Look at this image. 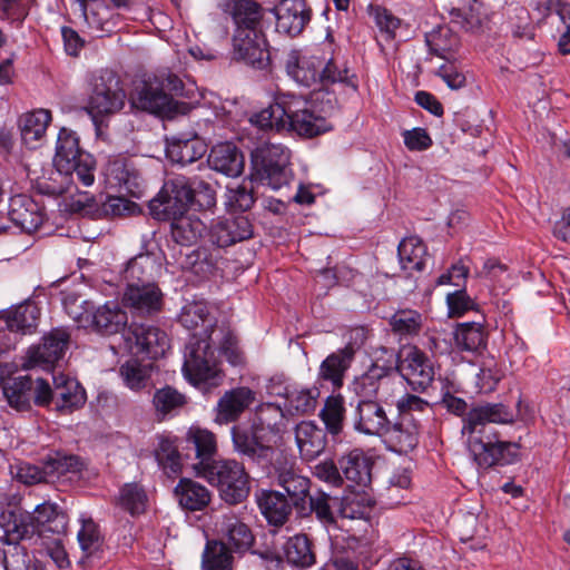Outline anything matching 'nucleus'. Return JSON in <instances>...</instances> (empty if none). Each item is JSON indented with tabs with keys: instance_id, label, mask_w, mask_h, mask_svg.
Masks as SVG:
<instances>
[{
	"instance_id": "21",
	"label": "nucleus",
	"mask_w": 570,
	"mask_h": 570,
	"mask_svg": "<svg viewBox=\"0 0 570 570\" xmlns=\"http://www.w3.org/2000/svg\"><path fill=\"white\" fill-rule=\"evenodd\" d=\"M253 236V226L246 216L219 217L208 232L209 240L217 247H228Z\"/></svg>"
},
{
	"instance_id": "49",
	"label": "nucleus",
	"mask_w": 570,
	"mask_h": 570,
	"mask_svg": "<svg viewBox=\"0 0 570 570\" xmlns=\"http://www.w3.org/2000/svg\"><path fill=\"white\" fill-rule=\"evenodd\" d=\"M373 503L371 495L364 491L351 493L343 498L340 513L344 519H366Z\"/></svg>"
},
{
	"instance_id": "8",
	"label": "nucleus",
	"mask_w": 570,
	"mask_h": 570,
	"mask_svg": "<svg viewBox=\"0 0 570 570\" xmlns=\"http://www.w3.org/2000/svg\"><path fill=\"white\" fill-rule=\"evenodd\" d=\"M291 151L282 144L264 142L252 151V183L278 190L292 178Z\"/></svg>"
},
{
	"instance_id": "16",
	"label": "nucleus",
	"mask_w": 570,
	"mask_h": 570,
	"mask_svg": "<svg viewBox=\"0 0 570 570\" xmlns=\"http://www.w3.org/2000/svg\"><path fill=\"white\" fill-rule=\"evenodd\" d=\"M70 335L62 328H55L43 336L42 343L29 348L24 368L41 367L49 371L62 358L69 345Z\"/></svg>"
},
{
	"instance_id": "13",
	"label": "nucleus",
	"mask_w": 570,
	"mask_h": 570,
	"mask_svg": "<svg viewBox=\"0 0 570 570\" xmlns=\"http://www.w3.org/2000/svg\"><path fill=\"white\" fill-rule=\"evenodd\" d=\"M396 368L412 390L425 391L434 380V366L431 358L416 346H409L397 356Z\"/></svg>"
},
{
	"instance_id": "64",
	"label": "nucleus",
	"mask_w": 570,
	"mask_h": 570,
	"mask_svg": "<svg viewBox=\"0 0 570 570\" xmlns=\"http://www.w3.org/2000/svg\"><path fill=\"white\" fill-rule=\"evenodd\" d=\"M557 14L564 24V31L561 33L558 42L559 51L562 55L570 53V3L558 2Z\"/></svg>"
},
{
	"instance_id": "29",
	"label": "nucleus",
	"mask_w": 570,
	"mask_h": 570,
	"mask_svg": "<svg viewBox=\"0 0 570 570\" xmlns=\"http://www.w3.org/2000/svg\"><path fill=\"white\" fill-rule=\"evenodd\" d=\"M295 442L301 456L311 461L317 458L326 446V434L311 421H302L295 428Z\"/></svg>"
},
{
	"instance_id": "36",
	"label": "nucleus",
	"mask_w": 570,
	"mask_h": 570,
	"mask_svg": "<svg viewBox=\"0 0 570 570\" xmlns=\"http://www.w3.org/2000/svg\"><path fill=\"white\" fill-rule=\"evenodd\" d=\"M338 463L340 470L348 481L363 488L370 484L372 462L362 450L350 451Z\"/></svg>"
},
{
	"instance_id": "60",
	"label": "nucleus",
	"mask_w": 570,
	"mask_h": 570,
	"mask_svg": "<svg viewBox=\"0 0 570 570\" xmlns=\"http://www.w3.org/2000/svg\"><path fill=\"white\" fill-rule=\"evenodd\" d=\"M441 403L442 405L451 413L461 416L466 412L468 404L466 402L455 396V393L459 392L458 385L446 379H441Z\"/></svg>"
},
{
	"instance_id": "61",
	"label": "nucleus",
	"mask_w": 570,
	"mask_h": 570,
	"mask_svg": "<svg viewBox=\"0 0 570 570\" xmlns=\"http://www.w3.org/2000/svg\"><path fill=\"white\" fill-rule=\"evenodd\" d=\"M446 305L451 317H460L476 307V303L465 289L459 288L446 295Z\"/></svg>"
},
{
	"instance_id": "52",
	"label": "nucleus",
	"mask_w": 570,
	"mask_h": 570,
	"mask_svg": "<svg viewBox=\"0 0 570 570\" xmlns=\"http://www.w3.org/2000/svg\"><path fill=\"white\" fill-rule=\"evenodd\" d=\"M227 543L237 553L247 552L253 543L254 535L250 529L236 518H230L226 523Z\"/></svg>"
},
{
	"instance_id": "17",
	"label": "nucleus",
	"mask_w": 570,
	"mask_h": 570,
	"mask_svg": "<svg viewBox=\"0 0 570 570\" xmlns=\"http://www.w3.org/2000/svg\"><path fill=\"white\" fill-rule=\"evenodd\" d=\"M273 473L277 484L289 497L292 504L302 511L306 510L307 498L309 497V479L298 473L295 461L286 456L277 459L273 463Z\"/></svg>"
},
{
	"instance_id": "2",
	"label": "nucleus",
	"mask_w": 570,
	"mask_h": 570,
	"mask_svg": "<svg viewBox=\"0 0 570 570\" xmlns=\"http://www.w3.org/2000/svg\"><path fill=\"white\" fill-rule=\"evenodd\" d=\"M333 108L332 96L321 90L314 91L309 98L281 95L268 107L254 114L250 122L261 129L312 138L332 129L326 117Z\"/></svg>"
},
{
	"instance_id": "59",
	"label": "nucleus",
	"mask_w": 570,
	"mask_h": 570,
	"mask_svg": "<svg viewBox=\"0 0 570 570\" xmlns=\"http://www.w3.org/2000/svg\"><path fill=\"white\" fill-rule=\"evenodd\" d=\"M254 204L252 190L245 185H228L225 193V206L229 212H245Z\"/></svg>"
},
{
	"instance_id": "53",
	"label": "nucleus",
	"mask_w": 570,
	"mask_h": 570,
	"mask_svg": "<svg viewBox=\"0 0 570 570\" xmlns=\"http://www.w3.org/2000/svg\"><path fill=\"white\" fill-rule=\"evenodd\" d=\"M344 416L345 407L343 397L328 396L321 411V419L331 434L336 435L342 431Z\"/></svg>"
},
{
	"instance_id": "25",
	"label": "nucleus",
	"mask_w": 570,
	"mask_h": 570,
	"mask_svg": "<svg viewBox=\"0 0 570 570\" xmlns=\"http://www.w3.org/2000/svg\"><path fill=\"white\" fill-rule=\"evenodd\" d=\"M8 215L16 226L28 234L36 232L45 220L42 207L27 195L10 198Z\"/></svg>"
},
{
	"instance_id": "15",
	"label": "nucleus",
	"mask_w": 570,
	"mask_h": 570,
	"mask_svg": "<svg viewBox=\"0 0 570 570\" xmlns=\"http://www.w3.org/2000/svg\"><path fill=\"white\" fill-rule=\"evenodd\" d=\"M184 449L193 451L195 454L197 462L193 464V470L196 476H199L202 472H205L218 461L215 460L218 451L217 436L209 429L198 423L191 424L184 435Z\"/></svg>"
},
{
	"instance_id": "27",
	"label": "nucleus",
	"mask_w": 570,
	"mask_h": 570,
	"mask_svg": "<svg viewBox=\"0 0 570 570\" xmlns=\"http://www.w3.org/2000/svg\"><path fill=\"white\" fill-rule=\"evenodd\" d=\"M208 166L227 177H238L244 170V157L232 142H219L210 149Z\"/></svg>"
},
{
	"instance_id": "6",
	"label": "nucleus",
	"mask_w": 570,
	"mask_h": 570,
	"mask_svg": "<svg viewBox=\"0 0 570 570\" xmlns=\"http://www.w3.org/2000/svg\"><path fill=\"white\" fill-rule=\"evenodd\" d=\"M0 525L10 540L28 539L35 533L63 534L68 528V515L57 503L45 501L20 518L12 511L2 512Z\"/></svg>"
},
{
	"instance_id": "46",
	"label": "nucleus",
	"mask_w": 570,
	"mask_h": 570,
	"mask_svg": "<svg viewBox=\"0 0 570 570\" xmlns=\"http://www.w3.org/2000/svg\"><path fill=\"white\" fill-rule=\"evenodd\" d=\"M116 507L132 519L142 513V485L137 482L125 483L115 498Z\"/></svg>"
},
{
	"instance_id": "34",
	"label": "nucleus",
	"mask_w": 570,
	"mask_h": 570,
	"mask_svg": "<svg viewBox=\"0 0 570 570\" xmlns=\"http://www.w3.org/2000/svg\"><path fill=\"white\" fill-rule=\"evenodd\" d=\"M214 342H210L212 344V351L214 353V358L217 364L218 374L215 377V380L207 381V382H199L197 384H193L194 386H200V385H217L219 381L222 380L220 375V368L219 364L217 362L215 351L218 350L219 354L222 356H225L226 360L232 365H239L243 363V355L238 347V342L236 336L229 332L225 331L223 328H217V332L213 335Z\"/></svg>"
},
{
	"instance_id": "7",
	"label": "nucleus",
	"mask_w": 570,
	"mask_h": 570,
	"mask_svg": "<svg viewBox=\"0 0 570 570\" xmlns=\"http://www.w3.org/2000/svg\"><path fill=\"white\" fill-rule=\"evenodd\" d=\"M128 317L119 304L116 302H107L96 307L94 303L87 309V314L80 325L83 328H90L102 335H112L121 330L124 337V347L131 355L142 353V326L132 322L127 328Z\"/></svg>"
},
{
	"instance_id": "48",
	"label": "nucleus",
	"mask_w": 570,
	"mask_h": 570,
	"mask_svg": "<svg viewBox=\"0 0 570 570\" xmlns=\"http://www.w3.org/2000/svg\"><path fill=\"white\" fill-rule=\"evenodd\" d=\"M2 541L7 543L3 550L4 570H39L37 566H31V560L24 547L18 543L19 540H10L3 531Z\"/></svg>"
},
{
	"instance_id": "51",
	"label": "nucleus",
	"mask_w": 570,
	"mask_h": 570,
	"mask_svg": "<svg viewBox=\"0 0 570 570\" xmlns=\"http://www.w3.org/2000/svg\"><path fill=\"white\" fill-rule=\"evenodd\" d=\"M422 315L414 309L396 311L390 320L392 331L400 337L417 335L422 328Z\"/></svg>"
},
{
	"instance_id": "54",
	"label": "nucleus",
	"mask_w": 570,
	"mask_h": 570,
	"mask_svg": "<svg viewBox=\"0 0 570 570\" xmlns=\"http://www.w3.org/2000/svg\"><path fill=\"white\" fill-rule=\"evenodd\" d=\"M186 403V397L175 389L166 386L156 392L154 405L158 416L175 415Z\"/></svg>"
},
{
	"instance_id": "14",
	"label": "nucleus",
	"mask_w": 570,
	"mask_h": 570,
	"mask_svg": "<svg viewBox=\"0 0 570 570\" xmlns=\"http://www.w3.org/2000/svg\"><path fill=\"white\" fill-rule=\"evenodd\" d=\"M326 53L320 47L291 50L286 58V72L299 86L318 85Z\"/></svg>"
},
{
	"instance_id": "26",
	"label": "nucleus",
	"mask_w": 570,
	"mask_h": 570,
	"mask_svg": "<svg viewBox=\"0 0 570 570\" xmlns=\"http://www.w3.org/2000/svg\"><path fill=\"white\" fill-rule=\"evenodd\" d=\"M253 426L258 435H265L267 442L276 444L286 430V419L281 405L267 402L257 406Z\"/></svg>"
},
{
	"instance_id": "42",
	"label": "nucleus",
	"mask_w": 570,
	"mask_h": 570,
	"mask_svg": "<svg viewBox=\"0 0 570 570\" xmlns=\"http://www.w3.org/2000/svg\"><path fill=\"white\" fill-rule=\"evenodd\" d=\"M454 342L458 348L478 352L487 345V332L480 322L459 324L454 331Z\"/></svg>"
},
{
	"instance_id": "62",
	"label": "nucleus",
	"mask_w": 570,
	"mask_h": 570,
	"mask_svg": "<svg viewBox=\"0 0 570 570\" xmlns=\"http://www.w3.org/2000/svg\"><path fill=\"white\" fill-rule=\"evenodd\" d=\"M61 302L67 314L80 327L85 315L87 314V309L92 304V302L80 299L79 295L75 292H63Z\"/></svg>"
},
{
	"instance_id": "18",
	"label": "nucleus",
	"mask_w": 570,
	"mask_h": 570,
	"mask_svg": "<svg viewBox=\"0 0 570 570\" xmlns=\"http://www.w3.org/2000/svg\"><path fill=\"white\" fill-rule=\"evenodd\" d=\"M419 436V419L407 414H397L394 422L390 421L381 440L389 451L406 454L416 448Z\"/></svg>"
},
{
	"instance_id": "10",
	"label": "nucleus",
	"mask_w": 570,
	"mask_h": 570,
	"mask_svg": "<svg viewBox=\"0 0 570 570\" xmlns=\"http://www.w3.org/2000/svg\"><path fill=\"white\" fill-rule=\"evenodd\" d=\"M87 112L95 124L104 116L118 112L125 105L126 94L120 78L110 69H100L91 73L89 79Z\"/></svg>"
},
{
	"instance_id": "47",
	"label": "nucleus",
	"mask_w": 570,
	"mask_h": 570,
	"mask_svg": "<svg viewBox=\"0 0 570 570\" xmlns=\"http://www.w3.org/2000/svg\"><path fill=\"white\" fill-rule=\"evenodd\" d=\"M505 16L513 37L520 39H532L534 37V26L525 7L510 3L505 9Z\"/></svg>"
},
{
	"instance_id": "20",
	"label": "nucleus",
	"mask_w": 570,
	"mask_h": 570,
	"mask_svg": "<svg viewBox=\"0 0 570 570\" xmlns=\"http://www.w3.org/2000/svg\"><path fill=\"white\" fill-rule=\"evenodd\" d=\"M269 395H282L285 397V410L294 415L312 413L316 409L320 391L317 387H293L283 386L279 379H271L267 385Z\"/></svg>"
},
{
	"instance_id": "37",
	"label": "nucleus",
	"mask_w": 570,
	"mask_h": 570,
	"mask_svg": "<svg viewBox=\"0 0 570 570\" xmlns=\"http://www.w3.org/2000/svg\"><path fill=\"white\" fill-rule=\"evenodd\" d=\"M354 348L347 345L330 354L321 364L320 376L330 381L334 387H341L343 376L354 357Z\"/></svg>"
},
{
	"instance_id": "50",
	"label": "nucleus",
	"mask_w": 570,
	"mask_h": 570,
	"mask_svg": "<svg viewBox=\"0 0 570 570\" xmlns=\"http://www.w3.org/2000/svg\"><path fill=\"white\" fill-rule=\"evenodd\" d=\"M79 521L81 523V528L78 531L77 539L80 549L86 557H91L100 550L102 537L98 524L90 517L81 514Z\"/></svg>"
},
{
	"instance_id": "28",
	"label": "nucleus",
	"mask_w": 570,
	"mask_h": 570,
	"mask_svg": "<svg viewBox=\"0 0 570 570\" xmlns=\"http://www.w3.org/2000/svg\"><path fill=\"white\" fill-rule=\"evenodd\" d=\"M174 497L184 510L191 512L203 511L212 501L209 489L189 478L179 480L174 488Z\"/></svg>"
},
{
	"instance_id": "33",
	"label": "nucleus",
	"mask_w": 570,
	"mask_h": 570,
	"mask_svg": "<svg viewBox=\"0 0 570 570\" xmlns=\"http://www.w3.org/2000/svg\"><path fill=\"white\" fill-rule=\"evenodd\" d=\"M323 51L326 53V61L320 72L318 83H344L353 90L357 89V79L354 73L345 65H338L337 60L333 57V37L327 33L326 41L323 43Z\"/></svg>"
},
{
	"instance_id": "32",
	"label": "nucleus",
	"mask_w": 570,
	"mask_h": 570,
	"mask_svg": "<svg viewBox=\"0 0 570 570\" xmlns=\"http://www.w3.org/2000/svg\"><path fill=\"white\" fill-rule=\"evenodd\" d=\"M390 365L381 366L373 364L365 373L353 381L352 389L358 401H377V393L386 379L389 368H391L395 360L393 351L390 352Z\"/></svg>"
},
{
	"instance_id": "5",
	"label": "nucleus",
	"mask_w": 570,
	"mask_h": 570,
	"mask_svg": "<svg viewBox=\"0 0 570 570\" xmlns=\"http://www.w3.org/2000/svg\"><path fill=\"white\" fill-rule=\"evenodd\" d=\"M218 8L233 18V58L254 68H262L267 59L266 42L257 27L262 7L254 0H218Z\"/></svg>"
},
{
	"instance_id": "63",
	"label": "nucleus",
	"mask_w": 570,
	"mask_h": 570,
	"mask_svg": "<svg viewBox=\"0 0 570 570\" xmlns=\"http://www.w3.org/2000/svg\"><path fill=\"white\" fill-rule=\"evenodd\" d=\"M140 354L128 360L120 366V376L127 387L139 391L142 387V363L138 358Z\"/></svg>"
},
{
	"instance_id": "24",
	"label": "nucleus",
	"mask_w": 570,
	"mask_h": 570,
	"mask_svg": "<svg viewBox=\"0 0 570 570\" xmlns=\"http://www.w3.org/2000/svg\"><path fill=\"white\" fill-rule=\"evenodd\" d=\"M272 11L277 31L292 37L299 35L311 19L304 0H281Z\"/></svg>"
},
{
	"instance_id": "23",
	"label": "nucleus",
	"mask_w": 570,
	"mask_h": 570,
	"mask_svg": "<svg viewBox=\"0 0 570 570\" xmlns=\"http://www.w3.org/2000/svg\"><path fill=\"white\" fill-rule=\"evenodd\" d=\"M255 400V391L247 386H238L226 391L215 407V423L225 425L237 421Z\"/></svg>"
},
{
	"instance_id": "38",
	"label": "nucleus",
	"mask_w": 570,
	"mask_h": 570,
	"mask_svg": "<svg viewBox=\"0 0 570 570\" xmlns=\"http://www.w3.org/2000/svg\"><path fill=\"white\" fill-rule=\"evenodd\" d=\"M140 257L141 254H138L126 264L124 279L127 282V288L122 297L124 305L132 308L138 315L142 307V288L139 285L142 276V265L139 263Z\"/></svg>"
},
{
	"instance_id": "57",
	"label": "nucleus",
	"mask_w": 570,
	"mask_h": 570,
	"mask_svg": "<svg viewBox=\"0 0 570 570\" xmlns=\"http://www.w3.org/2000/svg\"><path fill=\"white\" fill-rule=\"evenodd\" d=\"M451 22L464 30H472L480 23L479 3L476 0H462L449 10Z\"/></svg>"
},
{
	"instance_id": "1",
	"label": "nucleus",
	"mask_w": 570,
	"mask_h": 570,
	"mask_svg": "<svg viewBox=\"0 0 570 570\" xmlns=\"http://www.w3.org/2000/svg\"><path fill=\"white\" fill-rule=\"evenodd\" d=\"M215 193L208 183L185 176L165 181L156 197L149 200L150 214L158 220H171V237L183 246L194 245L205 232V224L189 207L215 205Z\"/></svg>"
},
{
	"instance_id": "41",
	"label": "nucleus",
	"mask_w": 570,
	"mask_h": 570,
	"mask_svg": "<svg viewBox=\"0 0 570 570\" xmlns=\"http://www.w3.org/2000/svg\"><path fill=\"white\" fill-rule=\"evenodd\" d=\"M426 247L417 236L403 238L397 247V255L401 268L407 273L422 271Z\"/></svg>"
},
{
	"instance_id": "31",
	"label": "nucleus",
	"mask_w": 570,
	"mask_h": 570,
	"mask_svg": "<svg viewBox=\"0 0 570 570\" xmlns=\"http://www.w3.org/2000/svg\"><path fill=\"white\" fill-rule=\"evenodd\" d=\"M53 402L60 412H71L86 401L85 390L80 384L65 375H53Z\"/></svg>"
},
{
	"instance_id": "58",
	"label": "nucleus",
	"mask_w": 570,
	"mask_h": 570,
	"mask_svg": "<svg viewBox=\"0 0 570 570\" xmlns=\"http://www.w3.org/2000/svg\"><path fill=\"white\" fill-rule=\"evenodd\" d=\"M411 485V475L406 469L396 470L390 478L389 487L386 488V500L391 505L401 504L406 501V495Z\"/></svg>"
},
{
	"instance_id": "19",
	"label": "nucleus",
	"mask_w": 570,
	"mask_h": 570,
	"mask_svg": "<svg viewBox=\"0 0 570 570\" xmlns=\"http://www.w3.org/2000/svg\"><path fill=\"white\" fill-rule=\"evenodd\" d=\"M234 450L257 463L264 464L272 460L274 443L267 442L265 435H258L257 429L252 425V431L234 425L230 430Z\"/></svg>"
},
{
	"instance_id": "43",
	"label": "nucleus",
	"mask_w": 570,
	"mask_h": 570,
	"mask_svg": "<svg viewBox=\"0 0 570 570\" xmlns=\"http://www.w3.org/2000/svg\"><path fill=\"white\" fill-rule=\"evenodd\" d=\"M284 556L288 563L298 568H308L315 562L311 541L305 534H295L283 546Z\"/></svg>"
},
{
	"instance_id": "45",
	"label": "nucleus",
	"mask_w": 570,
	"mask_h": 570,
	"mask_svg": "<svg viewBox=\"0 0 570 570\" xmlns=\"http://www.w3.org/2000/svg\"><path fill=\"white\" fill-rule=\"evenodd\" d=\"M39 308L35 304H24L10 311L7 316V327L11 332L31 333L38 325Z\"/></svg>"
},
{
	"instance_id": "55",
	"label": "nucleus",
	"mask_w": 570,
	"mask_h": 570,
	"mask_svg": "<svg viewBox=\"0 0 570 570\" xmlns=\"http://www.w3.org/2000/svg\"><path fill=\"white\" fill-rule=\"evenodd\" d=\"M204 570H232V556L228 548L217 541H209L203 554Z\"/></svg>"
},
{
	"instance_id": "3",
	"label": "nucleus",
	"mask_w": 570,
	"mask_h": 570,
	"mask_svg": "<svg viewBox=\"0 0 570 570\" xmlns=\"http://www.w3.org/2000/svg\"><path fill=\"white\" fill-rule=\"evenodd\" d=\"M513 421V413L501 403H485L472 407L461 429L466 449L481 469L509 465L519 459V445L502 441L490 424H505Z\"/></svg>"
},
{
	"instance_id": "12",
	"label": "nucleus",
	"mask_w": 570,
	"mask_h": 570,
	"mask_svg": "<svg viewBox=\"0 0 570 570\" xmlns=\"http://www.w3.org/2000/svg\"><path fill=\"white\" fill-rule=\"evenodd\" d=\"M184 83L171 72L155 77V82L145 79V111L159 117L171 118L180 112V105L174 99L183 96Z\"/></svg>"
},
{
	"instance_id": "9",
	"label": "nucleus",
	"mask_w": 570,
	"mask_h": 570,
	"mask_svg": "<svg viewBox=\"0 0 570 570\" xmlns=\"http://www.w3.org/2000/svg\"><path fill=\"white\" fill-rule=\"evenodd\" d=\"M53 165L60 175L70 176L75 184L89 187L95 181L96 160L80 149L78 137L69 129L59 131Z\"/></svg>"
},
{
	"instance_id": "39",
	"label": "nucleus",
	"mask_w": 570,
	"mask_h": 570,
	"mask_svg": "<svg viewBox=\"0 0 570 570\" xmlns=\"http://www.w3.org/2000/svg\"><path fill=\"white\" fill-rule=\"evenodd\" d=\"M425 43L434 56L451 60L459 47V38L449 27L439 26L425 35Z\"/></svg>"
},
{
	"instance_id": "22",
	"label": "nucleus",
	"mask_w": 570,
	"mask_h": 570,
	"mask_svg": "<svg viewBox=\"0 0 570 570\" xmlns=\"http://www.w3.org/2000/svg\"><path fill=\"white\" fill-rule=\"evenodd\" d=\"M390 421L385 406L379 401H357L353 425L358 433L381 439Z\"/></svg>"
},
{
	"instance_id": "35",
	"label": "nucleus",
	"mask_w": 570,
	"mask_h": 570,
	"mask_svg": "<svg viewBox=\"0 0 570 570\" xmlns=\"http://www.w3.org/2000/svg\"><path fill=\"white\" fill-rule=\"evenodd\" d=\"M207 151V147L199 138L173 137L167 141L166 155L176 164L181 166L191 164L202 158Z\"/></svg>"
},
{
	"instance_id": "11",
	"label": "nucleus",
	"mask_w": 570,
	"mask_h": 570,
	"mask_svg": "<svg viewBox=\"0 0 570 570\" xmlns=\"http://www.w3.org/2000/svg\"><path fill=\"white\" fill-rule=\"evenodd\" d=\"M199 478L216 487L222 500L228 504H238L249 494V475L244 465L236 460H218Z\"/></svg>"
},
{
	"instance_id": "40",
	"label": "nucleus",
	"mask_w": 570,
	"mask_h": 570,
	"mask_svg": "<svg viewBox=\"0 0 570 570\" xmlns=\"http://www.w3.org/2000/svg\"><path fill=\"white\" fill-rule=\"evenodd\" d=\"M50 121L51 112L47 109H37L22 115L19 127L23 142L33 147L32 145L43 137Z\"/></svg>"
},
{
	"instance_id": "4",
	"label": "nucleus",
	"mask_w": 570,
	"mask_h": 570,
	"mask_svg": "<svg viewBox=\"0 0 570 570\" xmlns=\"http://www.w3.org/2000/svg\"><path fill=\"white\" fill-rule=\"evenodd\" d=\"M178 321L189 331L203 326L202 333H194L186 346L181 367L184 377L190 384L215 380L218 370L210 342H214L213 335L217 327L209 316L207 304L196 301L186 303L181 307Z\"/></svg>"
},
{
	"instance_id": "44",
	"label": "nucleus",
	"mask_w": 570,
	"mask_h": 570,
	"mask_svg": "<svg viewBox=\"0 0 570 570\" xmlns=\"http://www.w3.org/2000/svg\"><path fill=\"white\" fill-rule=\"evenodd\" d=\"M32 389L33 383L29 376H18L3 385V394L12 407L22 411L30 406Z\"/></svg>"
},
{
	"instance_id": "30",
	"label": "nucleus",
	"mask_w": 570,
	"mask_h": 570,
	"mask_svg": "<svg viewBox=\"0 0 570 570\" xmlns=\"http://www.w3.org/2000/svg\"><path fill=\"white\" fill-rule=\"evenodd\" d=\"M256 502L271 525H283L292 512L293 504L278 491L261 490L256 493Z\"/></svg>"
},
{
	"instance_id": "56",
	"label": "nucleus",
	"mask_w": 570,
	"mask_h": 570,
	"mask_svg": "<svg viewBox=\"0 0 570 570\" xmlns=\"http://www.w3.org/2000/svg\"><path fill=\"white\" fill-rule=\"evenodd\" d=\"M170 348L168 334L159 326L145 327V357L159 360Z\"/></svg>"
}]
</instances>
